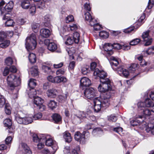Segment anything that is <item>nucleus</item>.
<instances>
[{"label": "nucleus", "mask_w": 154, "mask_h": 154, "mask_svg": "<svg viewBox=\"0 0 154 154\" xmlns=\"http://www.w3.org/2000/svg\"><path fill=\"white\" fill-rule=\"evenodd\" d=\"M74 20L73 16L71 15H70L66 17L65 19V21L67 23L72 22Z\"/></svg>", "instance_id": "48"}, {"label": "nucleus", "mask_w": 154, "mask_h": 154, "mask_svg": "<svg viewBox=\"0 0 154 154\" xmlns=\"http://www.w3.org/2000/svg\"><path fill=\"white\" fill-rule=\"evenodd\" d=\"M77 115L80 118L81 120V119L87 117L85 113L81 111L79 112Z\"/></svg>", "instance_id": "50"}, {"label": "nucleus", "mask_w": 154, "mask_h": 154, "mask_svg": "<svg viewBox=\"0 0 154 154\" xmlns=\"http://www.w3.org/2000/svg\"><path fill=\"white\" fill-rule=\"evenodd\" d=\"M32 91L34 92V94H32L30 93L29 94V97L30 98H34V103L37 106L40 104L43 103L44 100L40 97L38 96H35L37 94V91L35 90H33Z\"/></svg>", "instance_id": "9"}, {"label": "nucleus", "mask_w": 154, "mask_h": 154, "mask_svg": "<svg viewBox=\"0 0 154 154\" xmlns=\"http://www.w3.org/2000/svg\"><path fill=\"white\" fill-rule=\"evenodd\" d=\"M130 48V46L126 44H124L121 45V49L125 50H127Z\"/></svg>", "instance_id": "64"}, {"label": "nucleus", "mask_w": 154, "mask_h": 154, "mask_svg": "<svg viewBox=\"0 0 154 154\" xmlns=\"http://www.w3.org/2000/svg\"><path fill=\"white\" fill-rule=\"evenodd\" d=\"M45 134V138L43 140V142H45V145L48 146H52V148L55 152L58 148L57 143L51 138L49 135Z\"/></svg>", "instance_id": "6"}, {"label": "nucleus", "mask_w": 154, "mask_h": 154, "mask_svg": "<svg viewBox=\"0 0 154 154\" xmlns=\"http://www.w3.org/2000/svg\"><path fill=\"white\" fill-rule=\"evenodd\" d=\"M33 140L34 142H43V140L45 138V134H40L37 135L33 134L32 135Z\"/></svg>", "instance_id": "15"}, {"label": "nucleus", "mask_w": 154, "mask_h": 154, "mask_svg": "<svg viewBox=\"0 0 154 154\" xmlns=\"http://www.w3.org/2000/svg\"><path fill=\"white\" fill-rule=\"evenodd\" d=\"M11 89L13 90V93L12 95V97L14 99L17 97V93L19 90V88L17 87H11Z\"/></svg>", "instance_id": "28"}, {"label": "nucleus", "mask_w": 154, "mask_h": 154, "mask_svg": "<svg viewBox=\"0 0 154 154\" xmlns=\"http://www.w3.org/2000/svg\"><path fill=\"white\" fill-rule=\"evenodd\" d=\"M14 22L11 19H8L5 22V26H13Z\"/></svg>", "instance_id": "49"}, {"label": "nucleus", "mask_w": 154, "mask_h": 154, "mask_svg": "<svg viewBox=\"0 0 154 154\" xmlns=\"http://www.w3.org/2000/svg\"><path fill=\"white\" fill-rule=\"evenodd\" d=\"M145 18V16L144 14H143L138 19V21L136 22V25L138 24V23H139V25L138 26H140L142 24V22L143 21V20Z\"/></svg>", "instance_id": "47"}, {"label": "nucleus", "mask_w": 154, "mask_h": 154, "mask_svg": "<svg viewBox=\"0 0 154 154\" xmlns=\"http://www.w3.org/2000/svg\"><path fill=\"white\" fill-rule=\"evenodd\" d=\"M5 62L7 65L10 66L12 64L13 60L11 57H8L6 59Z\"/></svg>", "instance_id": "46"}, {"label": "nucleus", "mask_w": 154, "mask_h": 154, "mask_svg": "<svg viewBox=\"0 0 154 154\" xmlns=\"http://www.w3.org/2000/svg\"><path fill=\"white\" fill-rule=\"evenodd\" d=\"M93 75L95 78L97 77L100 78L101 84L98 88L100 92H104L111 89V82L109 79L106 78L107 76L106 72L103 70L100 71L98 69H96L93 72Z\"/></svg>", "instance_id": "1"}, {"label": "nucleus", "mask_w": 154, "mask_h": 154, "mask_svg": "<svg viewBox=\"0 0 154 154\" xmlns=\"http://www.w3.org/2000/svg\"><path fill=\"white\" fill-rule=\"evenodd\" d=\"M3 123L5 127H8L9 129H11L12 124L11 119H6L4 120Z\"/></svg>", "instance_id": "35"}, {"label": "nucleus", "mask_w": 154, "mask_h": 154, "mask_svg": "<svg viewBox=\"0 0 154 154\" xmlns=\"http://www.w3.org/2000/svg\"><path fill=\"white\" fill-rule=\"evenodd\" d=\"M26 48L29 51L32 50L35 48L37 43L36 37L35 34L32 33L28 37L26 40Z\"/></svg>", "instance_id": "3"}, {"label": "nucleus", "mask_w": 154, "mask_h": 154, "mask_svg": "<svg viewBox=\"0 0 154 154\" xmlns=\"http://www.w3.org/2000/svg\"><path fill=\"white\" fill-rule=\"evenodd\" d=\"M111 89L112 87L110 89H109L104 92H102L105 93V94H104L103 97L102 98L103 99V102L102 103H103V104H105V106L104 105L103 106L106 107H108L109 104V99L110 98L112 95L111 91H109Z\"/></svg>", "instance_id": "8"}, {"label": "nucleus", "mask_w": 154, "mask_h": 154, "mask_svg": "<svg viewBox=\"0 0 154 154\" xmlns=\"http://www.w3.org/2000/svg\"><path fill=\"white\" fill-rule=\"evenodd\" d=\"M72 119L73 123L74 124H77L81 122V120L77 115H72Z\"/></svg>", "instance_id": "32"}, {"label": "nucleus", "mask_w": 154, "mask_h": 154, "mask_svg": "<svg viewBox=\"0 0 154 154\" xmlns=\"http://www.w3.org/2000/svg\"><path fill=\"white\" fill-rule=\"evenodd\" d=\"M84 16L85 20L89 22L90 25L91 26H93L94 29H100V28H103L101 25L97 23V20L92 17L89 12H87L85 13Z\"/></svg>", "instance_id": "4"}, {"label": "nucleus", "mask_w": 154, "mask_h": 154, "mask_svg": "<svg viewBox=\"0 0 154 154\" xmlns=\"http://www.w3.org/2000/svg\"><path fill=\"white\" fill-rule=\"evenodd\" d=\"M63 135L66 142L70 143L71 141L72 138L69 133L68 131H65L63 133Z\"/></svg>", "instance_id": "21"}, {"label": "nucleus", "mask_w": 154, "mask_h": 154, "mask_svg": "<svg viewBox=\"0 0 154 154\" xmlns=\"http://www.w3.org/2000/svg\"><path fill=\"white\" fill-rule=\"evenodd\" d=\"M52 117L55 123H58L61 120V117L57 113L53 114Z\"/></svg>", "instance_id": "26"}, {"label": "nucleus", "mask_w": 154, "mask_h": 154, "mask_svg": "<svg viewBox=\"0 0 154 154\" xmlns=\"http://www.w3.org/2000/svg\"><path fill=\"white\" fill-rule=\"evenodd\" d=\"M89 71L88 66L82 67L81 69L82 73L84 75H86Z\"/></svg>", "instance_id": "51"}, {"label": "nucleus", "mask_w": 154, "mask_h": 154, "mask_svg": "<svg viewBox=\"0 0 154 154\" xmlns=\"http://www.w3.org/2000/svg\"><path fill=\"white\" fill-rule=\"evenodd\" d=\"M108 120L109 121L115 122L117 120V118L114 115H111L108 117Z\"/></svg>", "instance_id": "61"}, {"label": "nucleus", "mask_w": 154, "mask_h": 154, "mask_svg": "<svg viewBox=\"0 0 154 154\" xmlns=\"http://www.w3.org/2000/svg\"><path fill=\"white\" fill-rule=\"evenodd\" d=\"M139 110H142L141 112L145 116H149L152 114L151 110L148 108H142V109H139Z\"/></svg>", "instance_id": "23"}, {"label": "nucleus", "mask_w": 154, "mask_h": 154, "mask_svg": "<svg viewBox=\"0 0 154 154\" xmlns=\"http://www.w3.org/2000/svg\"><path fill=\"white\" fill-rule=\"evenodd\" d=\"M57 94V90L53 88L48 89L47 92V96L50 98L55 97Z\"/></svg>", "instance_id": "17"}, {"label": "nucleus", "mask_w": 154, "mask_h": 154, "mask_svg": "<svg viewBox=\"0 0 154 154\" xmlns=\"http://www.w3.org/2000/svg\"><path fill=\"white\" fill-rule=\"evenodd\" d=\"M68 93L66 92L64 95H60L59 96L58 98L60 102H63L66 100L68 96Z\"/></svg>", "instance_id": "40"}, {"label": "nucleus", "mask_w": 154, "mask_h": 154, "mask_svg": "<svg viewBox=\"0 0 154 154\" xmlns=\"http://www.w3.org/2000/svg\"><path fill=\"white\" fill-rule=\"evenodd\" d=\"M1 42L2 43L0 44V47L3 48L7 47L10 43V41L8 40H4Z\"/></svg>", "instance_id": "33"}, {"label": "nucleus", "mask_w": 154, "mask_h": 154, "mask_svg": "<svg viewBox=\"0 0 154 154\" xmlns=\"http://www.w3.org/2000/svg\"><path fill=\"white\" fill-rule=\"evenodd\" d=\"M41 111H43L45 110L46 109V106L43 103H42L37 106Z\"/></svg>", "instance_id": "62"}, {"label": "nucleus", "mask_w": 154, "mask_h": 154, "mask_svg": "<svg viewBox=\"0 0 154 154\" xmlns=\"http://www.w3.org/2000/svg\"><path fill=\"white\" fill-rule=\"evenodd\" d=\"M99 35L100 36L103 38H106L109 36V33L105 30H102L100 32Z\"/></svg>", "instance_id": "34"}, {"label": "nucleus", "mask_w": 154, "mask_h": 154, "mask_svg": "<svg viewBox=\"0 0 154 154\" xmlns=\"http://www.w3.org/2000/svg\"><path fill=\"white\" fill-rule=\"evenodd\" d=\"M94 112H97L100 110L102 106L94 105Z\"/></svg>", "instance_id": "58"}, {"label": "nucleus", "mask_w": 154, "mask_h": 154, "mask_svg": "<svg viewBox=\"0 0 154 154\" xmlns=\"http://www.w3.org/2000/svg\"><path fill=\"white\" fill-rule=\"evenodd\" d=\"M42 114L41 112H38L35 114L33 116V118L35 120L39 119L42 118Z\"/></svg>", "instance_id": "57"}, {"label": "nucleus", "mask_w": 154, "mask_h": 154, "mask_svg": "<svg viewBox=\"0 0 154 154\" xmlns=\"http://www.w3.org/2000/svg\"><path fill=\"white\" fill-rule=\"evenodd\" d=\"M14 6V3L12 1L9 2L7 4L4 8H1L0 9V14L1 15L5 13L7 14L10 12L12 10Z\"/></svg>", "instance_id": "10"}, {"label": "nucleus", "mask_w": 154, "mask_h": 154, "mask_svg": "<svg viewBox=\"0 0 154 154\" xmlns=\"http://www.w3.org/2000/svg\"><path fill=\"white\" fill-rule=\"evenodd\" d=\"M40 34L44 38L48 37L51 34V32L49 29H40Z\"/></svg>", "instance_id": "20"}, {"label": "nucleus", "mask_w": 154, "mask_h": 154, "mask_svg": "<svg viewBox=\"0 0 154 154\" xmlns=\"http://www.w3.org/2000/svg\"><path fill=\"white\" fill-rule=\"evenodd\" d=\"M103 48L104 51L106 52V53L108 56H110L113 54L112 44L110 43H106L104 45Z\"/></svg>", "instance_id": "14"}, {"label": "nucleus", "mask_w": 154, "mask_h": 154, "mask_svg": "<svg viewBox=\"0 0 154 154\" xmlns=\"http://www.w3.org/2000/svg\"><path fill=\"white\" fill-rule=\"evenodd\" d=\"M67 81V79L66 78L63 76H57L54 77V83L66 82Z\"/></svg>", "instance_id": "19"}, {"label": "nucleus", "mask_w": 154, "mask_h": 154, "mask_svg": "<svg viewBox=\"0 0 154 154\" xmlns=\"http://www.w3.org/2000/svg\"><path fill=\"white\" fill-rule=\"evenodd\" d=\"M8 84L10 87H17L21 83V80L19 77L18 78H16L15 76L13 73L10 74L7 78Z\"/></svg>", "instance_id": "5"}, {"label": "nucleus", "mask_w": 154, "mask_h": 154, "mask_svg": "<svg viewBox=\"0 0 154 154\" xmlns=\"http://www.w3.org/2000/svg\"><path fill=\"white\" fill-rule=\"evenodd\" d=\"M57 106V103L54 100H50L48 103V107L52 109H54Z\"/></svg>", "instance_id": "29"}, {"label": "nucleus", "mask_w": 154, "mask_h": 154, "mask_svg": "<svg viewBox=\"0 0 154 154\" xmlns=\"http://www.w3.org/2000/svg\"><path fill=\"white\" fill-rule=\"evenodd\" d=\"M38 2L36 6L37 8L42 9L45 8V3L44 2H42V0L38 2Z\"/></svg>", "instance_id": "43"}, {"label": "nucleus", "mask_w": 154, "mask_h": 154, "mask_svg": "<svg viewBox=\"0 0 154 154\" xmlns=\"http://www.w3.org/2000/svg\"><path fill=\"white\" fill-rule=\"evenodd\" d=\"M42 69L43 71L46 73L48 74L51 71L50 67L45 65H42Z\"/></svg>", "instance_id": "38"}, {"label": "nucleus", "mask_w": 154, "mask_h": 154, "mask_svg": "<svg viewBox=\"0 0 154 154\" xmlns=\"http://www.w3.org/2000/svg\"><path fill=\"white\" fill-rule=\"evenodd\" d=\"M7 37V34L4 32H0V42L4 41Z\"/></svg>", "instance_id": "45"}, {"label": "nucleus", "mask_w": 154, "mask_h": 154, "mask_svg": "<svg viewBox=\"0 0 154 154\" xmlns=\"http://www.w3.org/2000/svg\"><path fill=\"white\" fill-rule=\"evenodd\" d=\"M32 122V119L31 117L27 116L24 117L23 124H28L31 123Z\"/></svg>", "instance_id": "37"}, {"label": "nucleus", "mask_w": 154, "mask_h": 154, "mask_svg": "<svg viewBox=\"0 0 154 154\" xmlns=\"http://www.w3.org/2000/svg\"><path fill=\"white\" fill-rule=\"evenodd\" d=\"M112 48L116 49H120L121 48V45L119 43H114L112 44Z\"/></svg>", "instance_id": "54"}, {"label": "nucleus", "mask_w": 154, "mask_h": 154, "mask_svg": "<svg viewBox=\"0 0 154 154\" xmlns=\"http://www.w3.org/2000/svg\"><path fill=\"white\" fill-rule=\"evenodd\" d=\"M65 70L63 69H60L57 70L56 72V74L57 75H61L64 74Z\"/></svg>", "instance_id": "60"}, {"label": "nucleus", "mask_w": 154, "mask_h": 154, "mask_svg": "<svg viewBox=\"0 0 154 154\" xmlns=\"http://www.w3.org/2000/svg\"><path fill=\"white\" fill-rule=\"evenodd\" d=\"M153 104L152 101L149 98L146 99L144 102H139L138 103L137 106L138 109H142V108L151 107Z\"/></svg>", "instance_id": "11"}, {"label": "nucleus", "mask_w": 154, "mask_h": 154, "mask_svg": "<svg viewBox=\"0 0 154 154\" xmlns=\"http://www.w3.org/2000/svg\"><path fill=\"white\" fill-rule=\"evenodd\" d=\"M154 0H149L147 8L148 9L151 8L154 5Z\"/></svg>", "instance_id": "59"}, {"label": "nucleus", "mask_w": 154, "mask_h": 154, "mask_svg": "<svg viewBox=\"0 0 154 154\" xmlns=\"http://www.w3.org/2000/svg\"><path fill=\"white\" fill-rule=\"evenodd\" d=\"M140 63L141 66L144 67L150 64L149 62H146L145 60H143L142 61L140 62Z\"/></svg>", "instance_id": "63"}, {"label": "nucleus", "mask_w": 154, "mask_h": 154, "mask_svg": "<svg viewBox=\"0 0 154 154\" xmlns=\"http://www.w3.org/2000/svg\"><path fill=\"white\" fill-rule=\"evenodd\" d=\"M110 63L113 69L116 71L118 74L121 76H124L127 78L128 76L129 72L126 69H123L122 66L116 67L119 63V59H117L114 57H111L110 58Z\"/></svg>", "instance_id": "2"}, {"label": "nucleus", "mask_w": 154, "mask_h": 154, "mask_svg": "<svg viewBox=\"0 0 154 154\" xmlns=\"http://www.w3.org/2000/svg\"><path fill=\"white\" fill-rule=\"evenodd\" d=\"M21 5L23 9H28L30 6V3L27 0H21Z\"/></svg>", "instance_id": "22"}, {"label": "nucleus", "mask_w": 154, "mask_h": 154, "mask_svg": "<svg viewBox=\"0 0 154 154\" xmlns=\"http://www.w3.org/2000/svg\"><path fill=\"white\" fill-rule=\"evenodd\" d=\"M16 119L19 124H23L24 118L21 117L20 116H18L16 117Z\"/></svg>", "instance_id": "52"}, {"label": "nucleus", "mask_w": 154, "mask_h": 154, "mask_svg": "<svg viewBox=\"0 0 154 154\" xmlns=\"http://www.w3.org/2000/svg\"><path fill=\"white\" fill-rule=\"evenodd\" d=\"M74 42V41L73 39H72L71 38L69 37L67 38L65 43L67 45H70L73 44Z\"/></svg>", "instance_id": "55"}, {"label": "nucleus", "mask_w": 154, "mask_h": 154, "mask_svg": "<svg viewBox=\"0 0 154 154\" xmlns=\"http://www.w3.org/2000/svg\"><path fill=\"white\" fill-rule=\"evenodd\" d=\"M6 100L4 97L2 95H0V107H3L5 104Z\"/></svg>", "instance_id": "42"}, {"label": "nucleus", "mask_w": 154, "mask_h": 154, "mask_svg": "<svg viewBox=\"0 0 154 154\" xmlns=\"http://www.w3.org/2000/svg\"><path fill=\"white\" fill-rule=\"evenodd\" d=\"M137 68V65L136 64H132L129 68V70L130 72H134Z\"/></svg>", "instance_id": "56"}, {"label": "nucleus", "mask_w": 154, "mask_h": 154, "mask_svg": "<svg viewBox=\"0 0 154 154\" xmlns=\"http://www.w3.org/2000/svg\"><path fill=\"white\" fill-rule=\"evenodd\" d=\"M36 85V80L33 79H30L28 84L31 89H33Z\"/></svg>", "instance_id": "36"}, {"label": "nucleus", "mask_w": 154, "mask_h": 154, "mask_svg": "<svg viewBox=\"0 0 154 154\" xmlns=\"http://www.w3.org/2000/svg\"><path fill=\"white\" fill-rule=\"evenodd\" d=\"M146 130L149 134L154 135V119H150L149 121L147 124V127Z\"/></svg>", "instance_id": "13"}, {"label": "nucleus", "mask_w": 154, "mask_h": 154, "mask_svg": "<svg viewBox=\"0 0 154 154\" xmlns=\"http://www.w3.org/2000/svg\"><path fill=\"white\" fill-rule=\"evenodd\" d=\"M93 100V102L94 103V105H101L102 106L105 107L103 104V99L102 98L101 100H100V99L98 98H95ZM105 105V104L104 105Z\"/></svg>", "instance_id": "31"}, {"label": "nucleus", "mask_w": 154, "mask_h": 154, "mask_svg": "<svg viewBox=\"0 0 154 154\" xmlns=\"http://www.w3.org/2000/svg\"><path fill=\"white\" fill-rule=\"evenodd\" d=\"M84 94L86 98L93 100L96 96V91L92 88H87L85 90Z\"/></svg>", "instance_id": "7"}, {"label": "nucleus", "mask_w": 154, "mask_h": 154, "mask_svg": "<svg viewBox=\"0 0 154 154\" xmlns=\"http://www.w3.org/2000/svg\"><path fill=\"white\" fill-rule=\"evenodd\" d=\"M30 72L32 75L33 76H36L38 74V71L37 67L36 66L32 67L30 69Z\"/></svg>", "instance_id": "30"}, {"label": "nucleus", "mask_w": 154, "mask_h": 154, "mask_svg": "<svg viewBox=\"0 0 154 154\" xmlns=\"http://www.w3.org/2000/svg\"><path fill=\"white\" fill-rule=\"evenodd\" d=\"M75 140L80 143L83 144L85 143V135L79 131L76 132L74 134Z\"/></svg>", "instance_id": "12"}, {"label": "nucleus", "mask_w": 154, "mask_h": 154, "mask_svg": "<svg viewBox=\"0 0 154 154\" xmlns=\"http://www.w3.org/2000/svg\"><path fill=\"white\" fill-rule=\"evenodd\" d=\"M145 53L148 55L152 54H154V47L152 46L149 48L145 51Z\"/></svg>", "instance_id": "44"}, {"label": "nucleus", "mask_w": 154, "mask_h": 154, "mask_svg": "<svg viewBox=\"0 0 154 154\" xmlns=\"http://www.w3.org/2000/svg\"><path fill=\"white\" fill-rule=\"evenodd\" d=\"M48 49L51 51H54L57 48V45L54 42L50 43L47 46Z\"/></svg>", "instance_id": "24"}, {"label": "nucleus", "mask_w": 154, "mask_h": 154, "mask_svg": "<svg viewBox=\"0 0 154 154\" xmlns=\"http://www.w3.org/2000/svg\"><path fill=\"white\" fill-rule=\"evenodd\" d=\"M141 41L140 39L136 38L131 41L130 42V45H137Z\"/></svg>", "instance_id": "41"}, {"label": "nucleus", "mask_w": 154, "mask_h": 154, "mask_svg": "<svg viewBox=\"0 0 154 154\" xmlns=\"http://www.w3.org/2000/svg\"><path fill=\"white\" fill-rule=\"evenodd\" d=\"M80 85L83 87H88L91 85V83L90 80L88 78L83 77L80 80Z\"/></svg>", "instance_id": "16"}, {"label": "nucleus", "mask_w": 154, "mask_h": 154, "mask_svg": "<svg viewBox=\"0 0 154 154\" xmlns=\"http://www.w3.org/2000/svg\"><path fill=\"white\" fill-rule=\"evenodd\" d=\"M28 58L30 63H33L36 62V58L35 54L30 53L28 56Z\"/></svg>", "instance_id": "27"}, {"label": "nucleus", "mask_w": 154, "mask_h": 154, "mask_svg": "<svg viewBox=\"0 0 154 154\" xmlns=\"http://www.w3.org/2000/svg\"><path fill=\"white\" fill-rule=\"evenodd\" d=\"M132 121L131 122V125L133 126L135 125H138V124H139L140 127L142 126V128H146H146L147 127V125L146 122H145L144 121H143L141 122H140V123H139L138 122H137L136 120L133 121L132 122L133 124L132 123Z\"/></svg>", "instance_id": "18"}, {"label": "nucleus", "mask_w": 154, "mask_h": 154, "mask_svg": "<svg viewBox=\"0 0 154 154\" xmlns=\"http://www.w3.org/2000/svg\"><path fill=\"white\" fill-rule=\"evenodd\" d=\"M80 37V35L78 32H75L73 33V39L75 43L78 44L79 43Z\"/></svg>", "instance_id": "25"}, {"label": "nucleus", "mask_w": 154, "mask_h": 154, "mask_svg": "<svg viewBox=\"0 0 154 154\" xmlns=\"http://www.w3.org/2000/svg\"><path fill=\"white\" fill-rule=\"evenodd\" d=\"M10 107L8 104H6L5 107V113L8 115H9L11 113V111L10 110Z\"/></svg>", "instance_id": "53"}, {"label": "nucleus", "mask_w": 154, "mask_h": 154, "mask_svg": "<svg viewBox=\"0 0 154 154\" xmlns=\"http://www.w3.org/2000/svg\"><path fill=\"white\" fill-rule=\"evenodd\" d=\"M149 32V31L147 30L143 32L142 37L144 41H146L147 39H148Z\"/></svg>", "instance_id": "39"}]
</instances>
